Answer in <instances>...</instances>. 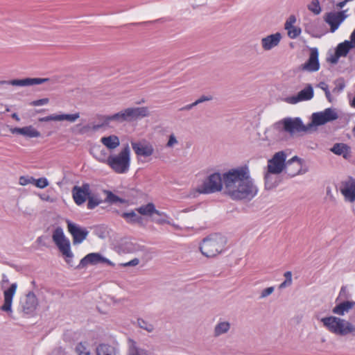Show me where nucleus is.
<instances>
[{"label": "nucleus", "mask_w": 355, "mask_h": 355, "mask_svg": "<svg viewBox=\"0 0 355 355\" xmlns=\"http://www.w3.org/2000/svg\"><path fill=\"white\" fill-rule=\"evenodd\" d=\"M286 155L284 151L276 153L273 157L268 160L267 166V171L269 173L279 174L283 170L286 169V173L291 177L296 175L298 172H290V166L296 161L297 168L301 166V159L297 156L293 157L287 162H286Z\"/></svg>", "instance_id": "f257e3e1"}, {"label": "nucleus", "mask_w": 355, "mask_h": 355, "mask_svg": "<svg viewBox=\"0 0 355 355\" xmlns=\"http://www.w3.org/2000/svg\"><path fill=\"white\" fill-rule=\"evenodd\" d=\"M272 128L277 132H286L293 137L301 133L308 132L311 128V125L304 124L300 117H286L275 123Z\"/></svg>", "instance_id": "f03ea898"}, {"label": "nucleus", "mask_w": 355, "mask_h": 355, "mask_svg": "<svg viewBox=\"0 0 355 355\" xmlns=\"http://www.w3.org/2000/svg\"><path fill=\"white\" fill-rule=\"evenodd\" d=\"M248 177H250V171L247 166L232 168L223 173V184L228 196H230L236 187Z\"/></svg>", "instance_id": "7ed1b4c3"}, {"label": "nucleus", "mask_w": 355, "mask_h": 355, "mask_svg": "<svg viewBox=\"0 0 355 355\" xmlns=\"http://www.w3.org/2000/svg\"><path fill=\"white\" fill-rule=\"evenodd\" d=\"M225 245V240L220 234H213L205 238L200 245V250L206 257L211 258L220 254Z\"/></svg>", "instance_id": "20e7f679"}, {"label": "nucleus", "mask_w": 355, "mask_h": 355, "mask_svg": "<svg viewBox=\"0 0 355 355\" xmlns=\"http://www.w3.org/2000/svg\"><path fill=\"white\" fill-rule=\"evenodd\" d=\"M321 322L330 332L339 336H346L355 332V326L350 321H347L336 316L322 318Z\"/></svg>", "instance_id": "39448f33"}, {"label": "nucleus", "mask_w": 355, "mask_h": 355, "mask_svg": "<svg viewBox=\"0 0 355 355\" xmlns=\"http://www.w3.org/2000/svg\"><path fill=\"white\" fill-rule=\"evenodd\" d=\"M106 164L116 173H126L130 166V149L127 144L118 155H110Z\"/></svg>", "instance_id": "423d86ee"}, {"label": "nucleus", "mask_w": 355, "mask_h": 355, "mask_svg": "<svg viewBox=\"0 0 355 355\" xmlns=\"http://www.w3.org/2000/svg\"><path fill=\"white\" fill-rule=\"evenodd\" d=\"M257 191L258 189L250 176L236 187L230 197L234 200H250L257 195Z\"/></svg>", "instance_id": "0eeeda50"}, {"label": "nucleus", "mask_w": 355, "mask_h": 355, "mask_svg": "<svg viewBox=\"0 0 355 355\" xmlns=\"http://www.w3.org/2000/svg\"><path fill=\"white\" fill-rule=\"evenodd\" d=\"M52 239L59 250L65 256L66 262L72 266L73 253L71 251L70 241L65 236L63 230L60 227H58L53 231Z\"/></svg>", "instance_id": "6e6552de"}, {"label": "nucleus", "mask_w": 355, "mask_h": 355, "mask_svg": "<svg viewBox=\"0 0 355 355\" xmlns=\"http://www.w3.org/2000/svg\"><path fill=\"white\" fill-rule=\"evenodd\" d=\"M149 116V111L146 107H128L114 114L117 123L130 122L138 119Z\"/></svg>", "instance_id": "1a4fd4ad"}, {"label": "nucleus", "mask_w": 355, "mask_h": 355, "mask_svg": "<svg viewBox=\"0 0 355 355\" xmlns=\"http://www.w3.org/2000/svg\"><path fill=\"white\" fill-rule=\"evenodd\" d=\"M223 176L219 173H214L198 187V191L200 193H213L220 191L223 188Z\"/></svg>", "instance_id": "9d476101"}, {"label": "nucleus", "mask_w": 355, "mask_h": 355, "mask_svg": "<svg viewBox=\"0 0 355 355\" xmlns=\"http://www.w3.org/2000/svg\"><path fill=\"white\" fill-rule=\"evenodd\" d=\"M48 83L51 87L58 83L57 78H26L24 79H14L11 80H0V85H8L19 87H27Z\"/></svg>", "instance_id": "9b49d317"}, {"label": "nucleus", "mask_w": 355, "mask_h": 355, "mask_svg": "<svg viewBox=\"0 0 355 355\" xmlns=\"http://www.w3.org/2000/svg\"><path fill=\"white\" fill-rule=\"evenodd\" d=\"M338 119V114L334 108H327L322 112L313 113L311 115V122L309 125L313 126H320L327 123L334 121Z\"/></svg>", "instance_id": "f8f14e48"}, {"label": "nucleus", "mask_w": 355, "mask_h": 355, "mask_svg": "<svg viewBox=\"0 0 355 355\" xmlns=\"http://www.w3.org/2000/svg\"><path fill=\"white\" fill-rule=\"evenodd\" d=\"M20 308L26 315H32L38 306V300L33 291L28 292L20 300Z\"/></svg>", "instance_id": "ddd939ff"}, {"label": "nucleus", "mask_w": 355, "mask_h": 355, "mask_svg": "<svg viewBox=\"0 0 355 355\" xmlns=\"http://www.w3.org/2000/svg\"><path fill=\"white\" fill-rule=\"evenodd\" d=\"M66 223L68 231L73 237V243L74 245L81 243L87 238L89 231L69 220H67Z\"/></svg>", "instance_id": "4468645a"}, {"label": "nucleus", "mask_w": 355, "mask_h": 355, "mask_svg": "<svg viewBox=\"0 0 355 355\" xmlns=\"http://www.w3.org/2000/svg\"><path fill=\"white\" fill-rule=\"evenodd\" d=\"M71 192L73 200L78 205H83L92 194L90 185L88 183H83L81 186H74Z\"/></svg>", "instance_id": "2eb2a0df"}, {"label": "nucleus", "mask_w": 355, "mask_h": 355, "mask_svg": "<svg viewBox=\"0 0 355 355\" xmlns=\"http://www.w3.org/2000/svg\"><path fill=\"white\" fill-rule=\"evenodd\" d=\"M100 263H105L109 266H114V263L111 261L103 257L101 254L92 252L84 257L80 260L76 268L81 269L86 267L89 264L96 265Z\"/></svg>", "instance_id": "dca6fc26"}, {"label": "nucleus", "mask_w": 355, "mask_h": 355, "mask_svg": "<svg viewBox=\"0 0 355 355\" xmlns=\"http://www.w3.org/2000/svg\"><path fill=\"white\" fill-rule=\"evenodd\" d=\"M132 148L137 156L147 157L154 153L153 145L146 140L131 141Z\"/></svg>", "instance_id": "f3484780"}, {"label": "nucleus", "mask_w": 355, "mask_h": 355, "mask_svg": "<svg viewBox=\"0 0 355 355\" xmlns=\"http://www.w3.org/2000/svg\"><path fill=\"white\" fill-rule=\"evenodd\" d=\"M345 10L340 12H329L324 16V21L330 26V31L334 33L347 18Z\"/></svg>", "instance_id": "a211bd4d"}, {"label": "nucleus", "mask_w": 355, "mask_h": 355, "mask_svg": "<svg viewBox=\"0 0 355 355\" xmlns=\"http://www.w3.org/2000/svg\"><path fill=\"white\" fill-rule=\"evenodd\" d=\"M340 192L343 195L345 201L355 202V179L349 177L343 181L340 184Z\"/></svg>", "instance_id": "6ab92c4d"}, {"label": "nucleus", "mask_w": 355, "mask_h": 355, "mask_svg": "<svg viewBox=\"0 0 355 355\" xmlns=\"http://www.w3.org/2000/svg\"><path fill=\"white\" fill-rule=\"evenodd\" d=\"M318 50L316 47L310 49V54L308 60L302 65L304 71L315 72L319 70L320 63L318 59Z\"/></svg>", "instance_id": "aec40b11"}, {"label": "nucleus", "mask_w": 355, "mask_h": 355, "mask_svg": "<svg viewBox=\"0 0 355 355\" xmlns=\"http://www.w3.org/2000/svg\"><path fill=\"white\" fill-rule=\"evenodd\" d=\"M313 96V89L311 85L308 84L296 96H288L285 98V102L290 104H296L300 101L311 100Z\"/></svg>", "instance_id": "412c9836"}, {"label": "nucleus", "mask_w": 355, "mask_h": 355, "mask_svg": "<svg viewBox=\"0 0 355 355\" xmlns=\"http://www.w3.org/2000/svg\"><path fill=\"white\" fill-rule=\"evenodd\" d=\"M17 285L13 283L10 286L3 291L4 302L0 309L7 313H12V299L17 290Z\"/></svg>", "instance_id": "4be33fe9"}, {"label": "nucleus", "mask_w": 355, "mask_h": 355, "mask_svg": "<svg viewBox=\"0 0 355 355\" xmlns=\"http://www.w3.org/2000/svg\"><path fill=\"white\" fill-rule=\"evenodd\" d=\"M80 117V114L78 112L75 114H51L49 116H46L40 119V121L42 122H47L50 121H67L69 122H75Z\"/></svg>", "instance_id": "5701e85b"}, {"label": "nucleus", "mask_w": 355, "mask_h": 355, "mask_svg": "<svg viewBox=\"0 0 355 355\" xmlns=\"http://www.w3.org/2000/svg\"><path fill=\"white\" fill-rule=\"evenodd\" d=\"M282 35L279 33H276L262 38L261 45L263 49L266 51H269L277 46L279 44Z\"/></svg>", "instance_id": "b1692460"}, {"label": "nucleus", "mask_w": 355, "mask_h": 355, "mask_svg": "<svg viewBox=\"0 0 355 355\" xmlns=\"http://www.w3.org/2000/svg\"><path fill=\"white\" fill-rule=\"evenodd\" d=\"M330 151L336 155L343 156L345 159H349L352 156L350 146L344 143H336L330 148Z\"/></svg>", "instance_id": "393cba45"}, {"label": "nucleus", "mask_w": 355, "mask_h": 355, "mask_svg": "<svg viewBox=\"0 0 355 355\" xmlns=\"http://www.w3.org/2000/svg\"><path fill=\"white\" fill-rule=\"evenodd\" d=\"M355 306L354 301H344L337 304L333 308L332 312L334 314L338 315H344L346 313H348L349 310L354 308Z\"/></svg>", "instance_id": "a878e982"}, {"label": "nucleus", "mask_w": 355, "mask_h": 355, "mask_svg": "<svg viewBox=\"0 0 355 355\" xmlns=\"http://www.w3.org/2000/svg\"><path fill=\"white\" fill-rule=\"evenodd\" d=\"M121 217L123 218L128 223L130 224H139L143 225L144 219L141 216L137 215L135 211L129 212H123L121 214Z\"/></svg>", "instance_id": "bb28decb"}, {"label": "nucleus", "mask_w": 355, "mask_h": 355, "mask_svg": "<svg viewBox=\"0 0 355 355\" xmlns=\"http://www.w3.org/2000/svg\"><path fill=\"white\" fill-rule=\"evenodd\" d=\"M101 143L109 149H114L120 144L119 139L116 135L102 137Z\"/></svg>", "instance_id": "cd10ccee"}, {"label": "nucleus", "mask_w": 355, "mask_h": 355, "mask_svg": "<svg viewBox=\"0 0 355 355\" xmlns=\"http://www.w3.org/2000/svg\"><path fill=\"white\" fill-rule=\"evenodd\" d=\"M96 355H117L116 349L107 344H100L96 349Z\"/></svg>", "instance_id": "c85d7f7f"}, {"label": "nucleus", "mask_w": 355, "mask_h": 355, "mask_svg": "<svg viewBox=\"0 0 355 355\" xmlns=\"http://www.w3.org/2000/svg\"><path fill=\"white\" fill-rule=\"evenodd\" d=\"M230 329V323L227 321L219 322L214 327V336L218 337L226 334Z\"/></svg>", "instance_id": "c756f323"}, {"label": "nucleus", "mask_w": 355, "mask_h": 355, "mask_svg": "<svg viewBox=\"0 0 355 355\" xmlns=\"http://www.w3.org/2000/svg\"><path fill=\"white\" fill-rule=\"evenodd\" d=\"M354 49L351 44H349L348 40H345L343 42H341L338 44L336 46L335 51L340 56L345 57L347 53L350 51V49Z\"/></svg>", "instance_id": "7c9ffc66"}, {"label": "nucleus", "mask_w": 355, "mask_h": 355, "mask_svg": "<svg viewBox=\"0 0 355 355\" xmlns=\"http://www.w3.org/2000/svg\"><path fill=\"white\" fill-rule=\"evenodd\" d=\"M136 211L143 216H152L155 211V206L153 202H148L136 209Z\"/></svg>", "instance_id": "2f4dec72"}, {"label": "nucleus", "mask_w": 355, "mask_h": 355, "mask_svg": "<svg viewBox=\"0 0 355 355\" xmlns=\"http://www.w3.org/2000/svg\"><path fill=\"white\" fill-rule=\"evenodd\" d=\"M128 355H147V353L146 349L138 347L136 343L132 340L128 349Z\"/></svg>", "instance_id": "473e14b6"}, {"label": "nucleus", "mask_w": 355, "mask_h": 355, "mask_svg": "<svg viewBox=\"0 0 355 355\" xmlns=\"http://www.w3.org/2000/svg\"><path fill=\"white\" fill-rule=\"evenodd\" d=\"M22 135L29 137V138H33V137H40L41 134L39 131H37L36 129H35L33 126L28 125V126L24 127V132H23Z\"/></svg>", "instance_id": "72a5a7b5"}, {"label": "nucleus", "mask_w": 355, "mask_h": 355, "mask_svg": "<svg viewBox=\"0 0 355 355\" xmlns=\"http://www.w3.org/2000/svg\"><path fill=\"white\" fill-rule=\"evenodd\" d=\"M87 209H93L95 207H96L98 205H99L102 200H100L98 197L95 196L94 194H91L89 197L87 199Z\"/></svg>", "instance_id": "f704fd0d"}, {"label": "nucleus", "mask_w": 355, "mask_h": 355, "mask_svg": "<svg viewBox=\"0 0 355 355\" xmlns=\"http://www.w3.org/2000/svg\"><path fill=\"white\" fill-rule=\"evenodd\" d=\"M137 325L139 328L143 329L149 333L153 332L154 330L153 324L142 318L137 319Z\"/></svg>", "instance_id": "c9c22d12"}, {"label": "nucleus", "mask_w": 355, "mask_h": 355, "mask_svg": "<svg viewBox=\"0 0 355 355\" xmlns=\"http://www.w3.org/2000/svg\"><path fill=\"white\" fill-rule=\"evenodd\" d=\"M308 9L314 15H319L321 12V7L318 0H312L307 6Z\"/></svg>", "instance_id": "e433bc0d"}, {"label": "nucleus", "mask_w": 355, "mask_h": 355, "mask_svg": "<svg viewBox=\"0 0 355 355\" xmlns=\"http://www.w3.org/2000/svg\"><path fill=\"white\" fill-rule=\"evenodd\" d=\"M272 173H269L268 171H266V173H265V187L268 189H272L277 186L276 182L272 180Z\"/></svg>", "instance_id": "4c0bfd02"}, {"label": "nucleus", "mask_w": 355, "mask_h": 355, "mask_svg": "<svg viewBox=\"0 0 355 355\" xmlns=\"http://www.w3.org/2000/svg\"><path fill=\"white\" fill-rule=\"evenodd\" d=\"M107 197L105 199L106 202H110V203H116V202H121L123 203L125 202V200L116 195L114 194L112 191H106Z\"/></svg>", "instance_id": "58836bf2"}, {"label": "nucleus", "mask_w": 355, "mask_h": 355, "mask_svg": "<svg viewBox=\"0 0 355 355\" xmlns=\"http://www.w3.org/2000/svg\"><path fill=\"white\" fill-rule=\"evenodd\" d=\"M334 84L336 87L333 89V92L340 93L344 89L345 87V80L343 78L336 80L334 81Z\"/></svg>", "instance_id": "ea45409f"}, {"label": "nucleus", "mask_w": 355, "mask_h": 355, "mask_svg": "<svg viewBox=\"0 0 355 355\" xmlns=\"http://www.w3.org/2000/svg\"><path fill=\"white\" fill-rule=\"evenodd\" d=\"M76 352L78 355H91L90 352L87 350L86 347L83 343H79L76 347Z\"/></svg>", "instance_id": "a19ab883"}, {"label": "nucleus", "mask_w": 355, "mask_h": 355, "mask_svg": "<svg viewBox=\"0 0 355 355\" xmlns=\"http://www.w3.org/2000/svg\"><path fill=\"white\" fill-rule=\"evenodd\" d=\"M287 31H288V35L291 39L296 38L297 36H299V35L301 33V29L296 26L291 27V28L287 29Z\"/></svg>", "instance_id": "79ce46f5"}, {"label": "nucleus", "mask_w": 355, "mask_h": 355, "mask_svg": "<svg viewBox=\"0 0 355 355\" xmlns=\"http://www.w3.org/2000/svg\"><path fill=\"white\" fill-rule=\"evenodd\" d=\"M114 114L112 115H108V116H101L100 119L102 121L101 124L103 126L108 125L110 123V121H116V119L114 117Z\"/></svg>", "instance_id": "37998d69"}, {"label": "nucleus", "mask_w": 355, "mask_h": 355, "mask_svg": "<svg viewBox=\"0 0 355 355\" xmlns=\"http://www.w3.org/2000/svg\"><path fill=\"white\" fill-rule=\"evenodd\" d=\"M33 184L38 188L44 189L49 185V182L46 178H40L38 180L35 179Z\"/></svg>", "instance_id": "c03bdc74"}, {"label": "nucleus", "mask_w": 355, "mask_h": 355, "mask_svg": "<svg viewBox=\"0 0 355 355\" xmlns=\"http://www.w3.org/2000/svg\"><path fill=\"white\" fill-rule=\"evenodd\" d=\"M35 178L33 177H28V176H21L19 178V184L21 185L25 186L30 183H34Z\"/></svg>", "instance_id": "a18cd8bd"}, {"label": "nucleus", "mask_w": 355, "mask_h": 355, "mask_svg": "<svg viewBox=\"0 0 355 355\" xmlns=\"http://www.w3.org/2000/svg\"><path fill=\"white\" fill-rule=\"evenodd\" d=\"M340 58V56L335 51L327 57V61L331 64H336L338 63Z\"/></svg>", "instance_id": "49530a36"}, {"label": "nucleus", "mask_w": 355, "mask_h": 355, "mask_svg": "<svg viewBox=\"0 0 355 355\" xmlns=\"http://www.w3.org/2000/svg\"><path fill=\"white\" fill-rule=\"evenodd\" d=\"M178 141L174 135V134H171L168 137V142L166 144L167 148H173L175 145L178 144Z\"/></svg>", "instance_id": "de8ad7c7"}, {"label": "nucleus", "mask_w": 355, "mask_h": 355, "mask_svg": "<svg viewBox=\"0 0 355 355\" xmlns=\"http://www.w3.org/2000/svg\"><path fill=\"white\" fill-rule=\"evenodd\" d=\"M275 288L273 286L268 287L265 289H263L260 295L259 298H265L268 297V295H271L274 292Z\"/></svg>", "instance_id": "09e8293b"}, {"label": "nucleus", "mask_w": 355, "mask_h": 355, "mask_svg": "<svg viewBox=\"0 0 355 355\" xmlns=\"http://www.w3.org/2000/svg\"><path fill=\"white\" fill-rule=\"evenodd\" d=\"M49 100L47 98H41L39 100L33 101L31 103V105L33 106H40L43 105H46L49 103Z\"/></svg>", "instance_id": "8fccbe9b"}, {"label": "nucleus", "mask_w": 355, "mask_h": 355, "mask_svg": "<svg viewBox=\"0 0 355 355\" xmlns=\"http://www.w3.org/2000/svg\"><path fill=\"white\" fill-rule=\"evenodd\" d=\"M295 17L293 15L290 16L285 23V29L287 30L291 27H293V24L295 23Z\"/></svg>", "instance_id": "3c124183"}, {"label": "nucleus", "mask_w": 355, "mask_h": 355, "mask_svg": "<svg viewBox=\"0 0 355 355\" xmlns=\"http://www.w3.org/2000/svg\"><path fill=\"white\" fill-rule=\"evenodd\" d=\"M213 99V97L211 96H201L199 98H198L196 101H195L196 105H199L200 103H202L206 101H209Z\"/></svg>", "instance_id": "603ef678"}, {"label": "nucleus", "mask_w": 355, "mask_h": 355, "mask_svg": "<svg viewBox=\"0 0 355 355\" xmlns=\"http://www.w3.org/2000/svg\"><path fill=\"white\" fill-rule=\"evenodd\" d=\"M139 263V259L137 258H135L132 259L131 261L121 263V266L123 267H128V266H135Z\"/></svg>", "instance_id": "864d4df0"}, {"label": "nucleus", "mask_w": 355, "mask_h": 355, "mask_svg": "<svg viewBox=\"0 0 355 355\" xmlns=\"http://www.w3.org/2000/svg\"><path fill=\"white\" fill-rule=\"evenodd\" d=\"M302 167V165L300 166V168H297V162L295 161L291 166H290L289 169H290V172H298L296 175L299 174L300 173V168Z\"/></svg>", "instance_id": "5fc2aeb1"}, {"label": "nucleus", "mask_w": 355, "mask_h": 355, "mask_svg": "<svg viewBox=\"0 0 355 355\" xmlns=\"http://www.w3.org/2000/svg\"><path fill=\"white\" fill-rule=\"evenodd\" d=\"M196 105H196V102L194 101L193 103H192L191 104H188V105L181 107L180 109V111H189V110H191L193 107H194Z\"/></svg>", "instance_id": "6e6d98bb"}, {"label": "nucleus", "mask_w": 355, "mask_h": 355, "mask_svg": "<svg viewBox=\"0 0 355 355\" xmlns=\"http://www.w3.org/2000/svg\"><path fill=\"white\" fill-rule=\"evenodd\" d=\"M349 44L352 45V46L355 49V29L353 31V32L351 33L350 35V40L349 41Z\"/></svg>", "instance_id": "4d7b16f0"}, {"label": "nucleus", "mask_w": 355, "mask_h": 355, "mask_svg": "<svg viewBox=\"0 0 355 355\" xmlns=\"http://www.w3.org/2000/svg\"><path fill=\"white\" fill-rule=\"evenodd\" d=\"M318 87L319 88H320L321 89H322L324 92V93L326 92V91L329 90V86L324 82L319 83L318 85Z\"/></svg>", "instance_id": "13d9d810"}, {"label": "nucleus", "mask_w": 355, "mask_h": 355, "mask_svg": "<svg viewBox=\"0 0 355 355\" xmlns=\"http://www.w3.org/2000/svg\"><path fill=\"white\" fill-rule=\"evenodd\" d=\"M24 132V127L23 128H15L11 130V132L12 134H17V135H23Z\"/></svg>", "instance_id": "bf43d9fd"}, {"label": "nucleus", "mask_w": 355, "mask_h": 355, "mask_svg": "<svg viewBox=\"0 0 355 355\" xmlns=\"http://www.w3.org/2000/svg\"><path fill=\"white\" fill-rule=\"evenodd\" d=\"M285 280H288V282L292 283V273L291 271H287L284 273Z\"/></svg>", "instance_id": "052dcab7"}, {"label": "nucleus", "mask_w": 355, "mask_h": 355, "mask_svg": "<svg viewBox=\"0 0 355 355\" xmlns=\"http://www.w3.org/2000/svg\"><path fill=\"white\" fill-rule=\"evenodd\" d=\"M291 282H288V280H284L280 285L279 288H286L290 285H291Z\"/></svg>", "instance_id": "680f3d73"}, {"label": "nucleus", "mask_w": 355, "mask_h": 355, "mask_svg": "<svg viewBox=\"0 0 355 355\" xmlns=\"http://www.w3.org/2000/svg\"><path fill=\"white\" fill-rule=\"evenodd\" d=\"M325 96L327 98V100L329 101V102H331L332 101V97H331V93L329 92V90L328 91H326L325 92Z\"/></svg>", "instance_id": "e2e57ef3"}, {"label": "nucleus", "mask_w": 355, "mask_h": 355, "mask_svg": "<svg viewBox=\"0 0 355 355\" xmlns=\"http://www.w3.org/2000/svg\"><path fill=\"white\" fill-rule=\"evenodd\" d=\"M347 3V1L344 0L343 1L339 2L336 6L338 8H342L346 5Z\"/></svg>", "instance_id": "0e129e2a"}, {"label": "nucleus", "mask_w": 355, "mask_h": 355, "mask_svg": "<svg viewBox=\"0 0 355 355\" xmlns=\"http://www.w3.org/2000/svg\"><path fill=\"white\" fill-rule=\"evenodd\" d=\"M153 214H156L159 216H166V214L164 212H162L156 209H155V211H153Z\"/></svg>", "instance_id": "69168bd1"}, {"label": "nucleus", "mask_w": 355, "mask_h": 355, "mask_svg": "<svg viewBox=\"0 0 355 355\" xmlns=\"http://www.w3.org/2000/svg\"><path fill=\"white\" fill-rule=\"evenodd\" d=\"M154 221L157 224H164L166 223L164 219H154Z\"/></svg>", "instance_id": "338daca9"}, {"label": "nucleus", "mask_w": 355, "mask_h": 355, "mask_svg": "<svg viewBox=\"0 0 355 355\" xmlns=\"http://www.w3.org/2000/svg\"><path fill=\"white\" fill-rule=\"evenodd\" d=\"M102 127H103V125L101 123V124H97V125H94L93 130H97L100 129Z\"/></svg>", "instance_id": "774afa93"}]
</instances>
